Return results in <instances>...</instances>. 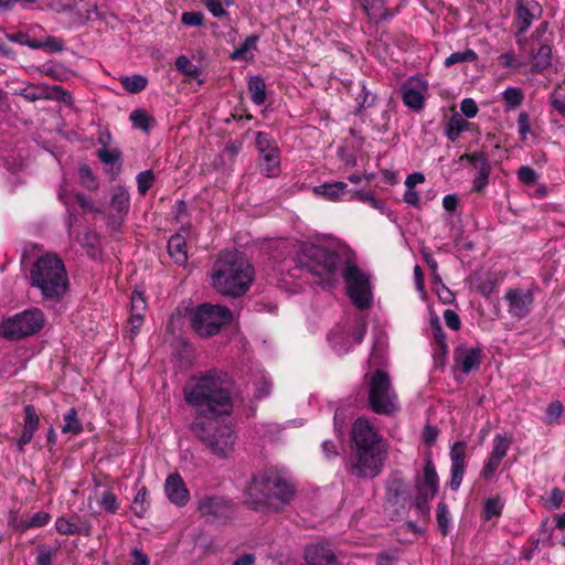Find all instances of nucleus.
Returning <instances> with one entry per match:
<instances>
[{
  "label": "nucleus",
  "mask_w": 565,
  "mask_h": 565,
  "mask_svg": "<svg viewBox=\"0 0 565 565\" xmlns=\"http://www.w3.org/2000/svg\"><path fill=\"white\" fill-rule=\"evenodd\" d=\"M299 266L320 278L319 284L333 286L343 277L347 292L353 305L367 309L372 303V289L369 276L353 262L343 259L337 252L316 244H306L299 254Z\"/></svg>",
  "instance_id": "nucleus-1"
},
{
  "label": "nucleus",
  "mask_w": 565,
  "mask_h": 565,
  "mask_svg": "<svg viewBox=\"0 0 565 565\" xmlns=\"http://www.w3.org/2000/svg\"><path fill=\"white\" fill-rule=\"evenodd\" d=\"M352 463L349 471L358 478H374L380 475L387 456V443L365 417L352 424Z\"/></svg>",
  "instance_id": "nucleus-2"
},
{
  "label": "nucleus",
  "mask_w": 565,
  "mask_h": 565,
  "mask_svg": "<svg viewBox=\"0 0 565 565\" xmlns=\"http://www.w3.org/2000/svg\"><path fill=\"white\" fill-rule=\"evenodd\" d=\"M184 399L204 417H217L232 409L231 381L217 370H210L183 388Z\"/></svg>",
  "instance_id": "nucleus-3"
},
{
  "label": "nucleus",
  "mask_w": 565,
  "mask_h": 565,
  "mask_svg": "<svg viewBox=\"0 0 565 565\" xmlns=\"http://www.w3.org/2000/svg\"><path fill=\"white\" fill-rule=\"evenodd\" d=\"M212 286L221 295H244L254 278L252 264L239 252H222L212 269Z\"/></svg>",
  "instance_id": "nucleus-4"
},
{
  "label": "nucleus",
  "mask_w": 565,
  "mask_h": 565,
  "mask_svg": "<svg viewBox=\"0 0 565 565\" xmlns=\"http://www.w3.org/2000/svg\"><path fill=\"white\" fill-rule=\"evenodd\" d=\"M295 487L275 471L255 476L247 488L248 501L254 510L278 511L289 504Z\"/></svg>",
  "instance_id": "nucleus-5"
},
{
  "label": "nucleus",
  "mask_w": 565,
  "mask_h": 565,
  "mask_svg": "<svg viewBox=\"0 0 565 565\" xmlns=\"http://www.w3.org/2000/svg\"><path fill=\"white\" fill-rule=\"evenodd\" d=\"M31 286L46 300L58 301L68 290V275L61 257L47 253L40 256L30 270Z\"/></svg>",
  "instance_id": "nucleus-6"
},
{
  "label": "nucleus",
  "mask_w": 565,
  "mask_h": 565,
  "mask_svg": "<svg viewBox=\"0 0 565 565\" xmlns=\"http://www.w3.org/2000/svg\"><path fill=\"white\" fill-rule=\"evenodd\" d=\"M190 429L218 458L228 457L234 449L235 435L227 425L195 420Z\"/></svg>",
  "instance_id": "nucleus-7"
},
{
  "label": "nucleus",
  "mask_w": 565,
  "mask_h": 565,
  "mask_svg": "<svg viewBox=\"0 0 565 565\" xmlns=\"http://www.w3.org/2000/svg\"><path fill=\"white\" fill-rule=\"evenodd\" d=\"M367 399L370 408L380 415H393L399 409L391 379L382 370L374 371L367 379Z\"/></svg>",
  "instance_id": "nucleus-8"
},
{
  "label": "nucleus",
  "mask_w": 565,
  "mask_h": 565,
  "mask_svg": "<svg viewBox=\"0 0 565 565\" xmlns=\"http://www.w3.org/2000/svg\"><path fill=\"white\" fill-rule=\"evenodd\" d=\"M191 326L203 338L216 334L224 324L232 320V312L227 307L203 303L190 315Z\"/></svg>",
  "instance_id": "nucleus-9"
},
{
  "label": "nucleus",
  "mask_w": 565,
  "mask_h": 565,
  "mask_svg": "<svg viewBox=\"0 0 565 565\" xmlns=\"http://www.w3.org/2000/svg\"><path fill=\"white\" fill-rule=\"evenodd\" d=\"M44 324V315L38 308L26 309L15 316L6 319L0 324V335L8 340H19L21 338L36 333Z\"/></svg>",
  "instance_id": "nucleus-10"
},
{
  "label": "nucleus",
  "mask_w": 565,
  "mask_h": 565,
  "mask_svg": "<svg viewBox=\"0 0 565 565\" xmlns=\"http://www.w3.org/2000/svg\"><path fill=\"white\" fill-rule=\"evenodd\" d=\"M256 147L260 171L268 178H275L280 173L279 148L276 141L266 132H256Z\"/></svg>",
  "instance_id": "nucleus-11"
},
{
  "label": "nucleus",
  "mask_w": 565,
  "mask_h": 565,
  "mask_svg": "<svg viewBox=\"0 0 565 565\" xmlns=\"http://www.w3.org/2000/svg\"><path fill=\"white\" fill-rule=\"evenodd\" d=\"M200 514L210 521L226 520L232 516L233 503L221 497H204L198 503Z\"/></svg>",
  "instance_id": "nucleus-12"
},
{
  "label": "nucleus",
  "mask_w": 565,
  "mask_h": 565,
  "mask_svg": "<svg viewBox=\"0 0 565 565\" xmlns=\"http://www.w3.org/2000/svg\"><path fill=\"white\" fill-rule=\"evenodd\" d=\"M504 300L508 302L509 313L518 319H523L531 312L534 301L531 290L518 288L509 289L504 295Z\"/></svg>",
  "instance_id": "nucleus-13"
},
{
  "label": "nucleus",
  "mask_w": 565,
  "mask_h": 565,
  "mask_svg": "<svg viewBox=\"0 0 565 565\" xmlns=\"http://www.w3.org/2000/svg\"><path fill=\"white\" fill-rule=\"evenodd\" d=\"M439 479L430 457L425 458L424 475L422 481L417 482L419 492L418 501L424 503L431 500L438 491Z\"/></svg>",
  "instance_id": "nucleus-14"
},
{
  "label": "nucleus",
  "mask_w": 565,
  "mask_h": 565,
  "mask_svg": "<svg viewBox=\"0 0 565 565\" xmlns=\"http://www.w3.org/2000/svg\"><path fill=\"white\" fill-rule=\"evenodd\" d=\"M466 448L465 441H457L450 449L451 478L449 486L454 491H457L462 482L466 469Z\"/></svg>",
  "instance_id": "nucleus-15"
},
{
  "label": "nucleus",
  "mask_w": 565,
  "mask_h": 565,
  "mask_svg": "<svg viewBox=\"0 0 565 565\" xmlns=\"http://www.w3.org/2000/svg\"><path fill=\"white\" fill-rule=\"evenodd\" d=\"M454 360L456 366L467 375L472 370H477L479 367L481 363V350L479 348L459 345L454 351Z\"/></svg>",
  "instance_id": "nucleus-16"
},
{
  "label": "nucleus",
  "mask_w": 565,
  "mask_h": 565,
  "mask_svg": "<svg viewBox=\"0 0 565 565\" xmlns=\"http://www.w3.org/2000/svg\"><path fill=\"white\" fill-rule=\"evenodd\" d=\"M164 492L169 501L178 507H184L190 500V492L179 473L168 476Z\"/></svg>",
  "instance_id": "nucleus-17"
},
{
  "label": "nucleus",
  "mask_w": 565,
  "mask_h": 565,
  "mask_svg": "<svg viewBox=\"0 0 565 565\" xmlns=\"http://www.w3.org/2000/svg\"><path fill=\"white\" fill-rule=\"evenodd\" d=\"M306 565H335L337 557L329 544L313 543L305 551Z\"/></svg>",
  "instance_id": "nucleus-18"
},
{
  "label": "nucleus",
  "mask_w": 565,
  "mask_h": 565,
  "mask_svg": "<svg viewBox=\"0 0 565 565\" xmlns=\"http://www.w3.org/2000/svg\"><path fill=\"white\" fill-rule=\"evenodd\" d=\"M130 207V195L129 192L122 188L118 186L115 189L111 201H110V209L113 212H115L117 215L113 214L110 216L111 222L114 226H120L124 216L128 213Z\"/></svg>",
  "instance_id": "nucleus-19"
},
{
  "label": "nucleus",
  "mask_w": 565,
  "mask_h": 565,
  "mask_svg": "<svg viewBox=\"0 0 565 565\" xmlns=\"http://www.w3.org/2000/svg\"><path fill=\"white\" fill-rule=\"evenodd\" d=\"M533 62L532 71L541 73L552 64V47L547 42H533L530 53Z\"/></svg>",
  "instance_id": "nucleus-20"
},
{
  "label": "nucleus",
  "mask_w": 565,
  "mask_h": 565,
  "mask_svg": "<svg viewBox=\"0 0 565 565\" xmlns=\"http://www.w3.org/2000/svg\"><path fill=\"white\" fill-rule=\"evenodd\" d=\"M55 529L61 535H90L89 523L73 522L72 520H68L64 516L57 518L55 521Z\"/></svg>",
  "instance_id": "nucleus-21"
},
{
  "label": "nucleus",
  "mask_w": 565,
  "mask_h": 565,
  "mask_svg": "<svg viewBox=\"0 0 565 565\" xmlns=\"http://www.w3.org/2000/svg\"><path fill=\"white\" fill-rule=\"evenodd\" d=\"M168 253L178 265H185L188 250L185 238L181 234H174L168 241Z\"/></svg>",
  "instance_id": "nucleus-22"
},
{
  "label": "nucleus",
  "mask_w": 565,
  "mask_h": 565,
  "mask_svg": "<svg viewBox=\"0 0 565 565\" xmlns=\"http://www.w3.org/2000/svg\"><path fill=\"white\" fill-rule=\"evenodd\" d=\"M347 183L337 181L333 183H323L315 186L313 192L329 201H340L347 193Z\"/></svg>",
  "instance_id": "nucleus-23"
},
{
  "label": "nucleus",
  "mask_w": 565,
  "mask_h": 565,
  "mask_svg": "<svg viewBox=\"0 0 565 565\" xmlns=\"http://www.w3.org/2000/svg\"><path fill=\"white\" fill-rule=\"evenodd\" d=\"M535 9H537V4L535 2H531L529 4H524L522 1L518 2L516 24L519 33H524L530 28L534 19L533 11Z\"/></svg>",
  "instance_id": "nucleus-24"
},
{
  "label": "nucleus",
  "mask_w": 565,
  "mask_h": 565,
  "mask_svg": "<svg viewBox=\"0 0 565 565\" xmlns=\"http://www.w3.org/2000/svg\"><path fill=\"white\" fill-rule=\"evenodd\" d=\"M258 35H250L245 39L244 43L235 49L230 57L233 61H249L253 55L248 56L249 53L257 50Z\"/></svg>",
  "instance_id": "nucleus-25"
},
{
  "label": "nucleus",
  "mask_w": 565,
  "mask_h": 565,
  "mask_svg": "<svg viewBox=\"0 0 565 565\" xmlns=\"http://www.w3.org/2000/svg\"><path fill=\"white\" fill-rule=\"evenodd\" d=\"M250 99L256 105H263L266 100V85L260 76H252L248 81Z\"/></svg>",
  "instance_id": "nucleus-26"
},
{
  "label": "nucleus",
  "mask_w": 565,
  "mask_h": 565,
  "mask_svg": "<svg viewBox=\"0 0 565 565\" xmlns=\"http://www.w3.org/2000/svg\"><path fill=\"white\" fill-rule=\"evenodd\" d=\"M501 98L504 102L505 111H510L522 104L524 94L521 88L511 86L501 93Z\"/></svg>",
  "instance_id": "nucleus-27"
},
{
  "label": "nucleus",
  "mask_w": 565,
  "mask_h": 565,
  "mask_svg": "<svg viewBox=\"0 0 565 565\" xmlns=\"http://www.w3.org/2000/svg\"><path fill=\"white\" fill-rule=\"evenodd\" d=\"M430 329L437 345V354L445 359L447 355L448 347L446 342V334L437 316L430 319Z\"/></svg>",
  "instance_id": "nucleus-28"
},
{
  "label": "nucleus",
  "mask_w": 565,
  "mask_h": 565,
  "mask_svg": "<svg viewBox=\"0 0 565 565\" xmlns=\"http://www.w3.org/2000/svg\"><path fill=\"white\" fill-rule=\"evenodd\" d=\"M364 10L369 18L375 22L385 20L388 17L383 0H362Z\"/></svg>",
  "instance_id": "nucleus-29"
},
{
  "label": "nucleus",
  "mask_w": 565,
  "mask_h": 565,
  "mask_svg": "<svg viewBox=\"0 0 565 565\" xmlns=\"http://www.w3.org/2000/svg\"><path fill=\"white\" fill-rule=\"evenodd\" d=\"M119 81L121 86L130 94H137L143 90L148 85L147 77L139 74L122 76Z\"/></svg>",
  "instance_id": "nucleus-30"
},
{
  "label": "nucleus",
  "mask_w": 565,
  "mask_h": 565,
  "mask_svg": "<svg viewBox=\"0 0 565 565\" xmlns=\"http://www.w3.org/2000/svg\"><path fill=\"white\" fill-rule=\"evenodd\" d=\"M469 122L459 115H454L446 127V136L449 140L455 141L461 132L468 129Z\"/></svg>",
  "instance_id": "nucleus-31"
},
{
  "label": "nucleus",
  "mask_w": 565,
  "mask_h": 565,
  "mask_svg": "<svg viewBox=\"0 0 565 565\" xmlns=\"http://www.w3.org/2000/svg\"><path fill=\"white\" fill-rule=\"evenodd\" d=\"M175 68L190 79H198L201 75V70L184 55L175 60Z\"/></svg>",
  "instance_id": "nucleus-32"
},
{
  "label": "nucleus",
  "mask_w": 565,
  "mask_h": 565,
  "mask_svg": "<svg viewBox=\"0 0 565 565\" xmlns=\"http://www.w3.org/2000/svg\"><path fill=\"white\" fill-rule=\"evenodd\" d=\"M504 502L500 497L489 498L484 501L483 519L489 521L492 518H498L502 513Z\"/></svg>",
  "instance_id": "nucleus-33"
},
{
  "label": "nucleus",
  "mask_w": 565,
  "mask_h": 565,
  "mask_svg": "<svg viewBox=\"0 0 565 565\" xmlns=\"http://www.w3.org/2000/svg\"><path fill=\"white\" fill-rule=\"evenodd\" d=\"M83 430V426L77 417V412L75 408H71L64 415V425L62 427V431L64 434H74L78 435Z\"/></svg>",
  "instance_id": "nucleus-34"
},
{
  "label": "nucleus",
  "mask_w": 565,
  "mask_h": 565,
  "mask_svg": "<svg viewBox=\"0 0 565 565\" xmlns=\"http://www.w3.org/2000/svg\"><path fill=\"white\" fill-rule=\"evenodd\" d=\"M129 118L135 127L143 131H149L154 125V119L141 109L132 110Z\"/></svg>",
  "instance_id": "nucleus-35"
},
{
  "label": "nucleus",
  "mask_w": 565,
  "mask_h": 565,
  "mask_svg": "<svg viewBox=\"0 0 565 565\" xmlns=\"http://www.w3.org/2000/svg\"><path fill=\"white\" fill-rule=\"evenodd\" d=\"M478 60L477 53L471 49H466L462 52H454L445 60V66L450 67L455 64L475 62Z\"/></svg>",
  "instance_id": "nucleus-36"
},
{
  "label": "nucleus",
  "mask_w": 565,
  "mask_h": 565,
  "mask_svg": "<svg viewBox=\"0 0 565 565\" xmlns=\"http://www.w3.org/2000/svg\"><path fill=\"white\" fill-rule=\"evenodd\" d=\"M436 519L441 534L446 536L450 527V513L446 503L439 502L437 504Z\"/></svg>",
  "instance_id": "nucleus-37"
},
{
  "label": "nucleus",
  "mask_w": 565,
  "mask_h": 565,
  "mask_svg": "<svg viewBox=\"0 0 565 565\" xmlns=\"http://www.w3.org/2000/svg\"><path fill=\"white\" fill-rule=\"evenodd\" d=\"M403 102L406 106L419 110L424 106V97L415 88H405L403 92Z\"/></svg>",
  "instance_id": "nucleus-38"
},
{
  "label": "nucleus",
  "mask_w": 565,
  "mask_h": 565,
  "mask_svg": "<svg viewBox=\"0 0 565 565\" xmlns=\"http://www.w3.org/2000/svg\"><path fill=\"white\" fill-rule=\"evenodd\" d=\"M461 159H467L478 173L491 171L490 162L483 152L467 153Z\"/></svg>",
  "instance_id": "nucleus-39"
},
{
  "label": "nucleus",
  "mask_w": 565,
  "mask_h": 565,
  "mask_svg": "<svg viewBox=\"0 0 565 565\" xmlns=\"http://www.w3.org/2000/svg\"><path fill=\"white\" fill-rule=\"evenodd\" d=\"M148 509V492L145 487L138 490L137 494L135 495L134 503H132V510L136 515L143 516L146 511Z\"/></svg>",
  "instance_id": "nucleus-40"
},
{
  "label": "nucleus",
  "mask_w": 565,
  "mask_h": 565,
  "mask_svg": "<svg viewBox=\"0 0 565 565\" xmlns=\"http://www.w3.org/2000/svg\"><path fill=\"white\" fill-rule=\"evenodd\" d=\"M511 439L503 435H495L493 438V449L491 455L503 459L507 456V452L510 448Z\"/></svg>",
  "instance_id": "nucleus-41"
},
{
  "label": "nucleus",
  "mask_w": 565,
  "mask_h": 565,
  "mask_svg": "<svg viewBox=\"0 0 565 565\" xmlns=\"http://www.w3.org/2000/svg\"><path fill=\"white\" fill-rule=\"evenodd\" d=\"M138 192L145 195L152 186L154 181V174L151 170L140 172L137 178Z\"/></svg>",
  "instance_id": "nucleus-42"
},
{
  "label": "nucleus",
  "mask_w": 565,
  "mask_h": 565,
  "mask_svg": "<svg viewBox=\"0 0 565 565\" xmlns=\"http://www.w3.org/2000/svg\"><path fill=\"white\" fill-rule=\"evenodd\" d=\"M78 175L82 185L86 189L96 190L98 188V183L89 167L82 166L78 170Z\"/></svg>",
  "instance_id": "nucleus-43"
},
{
  "label": "nucleus",
  "mask_w": 565,
  "mask_h": 565,
  "mask_svg": "<svg viewBox=\"0 0 565 565\" xmlns=\"http://www.w3.org/2000/svg\"><path fill=\"white\" fill-rule=\"evenodd\" d=\"M97 156L104 164H114L120 160L121 152L117 148H100L97 151Z\"/></svg>",
  "instance_id": "nucleus-44"
},
{
  "label": "nucleus",
  "mask_w": 565,
  "mask_h": 565,
  "mask_svg": "<svg viewBox=\"0 0 565 565\" xmlns=\"http://www.w3.org/2000/svg\"><path fill=\"white\" fill-rule=\"evenodd\" d=\"M24 414H25V417H24V428L25 429H29V430H32V431H35L38 429V426H39V415L34 408L33 405H26L24 407Z\"/></svg>",
  "instance_id": "nucleus-45"
},
{
  "label": "nucleus",
  "mask_w": 565,
  "mask_h": 565,
  "mask_svg": "<svg viewBox=\"0 0 565 565\" xmlns=\"http://www.w3.org/2000/svg\"><path fill=\"white\" fill-rule=\"evenodd\" d=\"M51 516L49 513L44 511L36 512L33 514L23 525V530L30 529V527H41L49 523Z\"/></svg>",
  "instance_id": "nucleus-46"
},
{
  "label": "nucleus",
  "mask_w": 565,
  "mask_h": 565,
  "mask_svg": "<svg viewBox=\"0 0 565 565\" xmlns=\"http://www.w3.org/2000/svg\"><path fill=\"white\" fill-rule=\"evenodd\" d=\"M56 550L50 546L41 545L36 556V565H52Z\"/></svg>",
  "instance_id": "nucleus-47"
},
{
  "label": "nucleus",
  "mask_w": 565,
  "mask_h": 565,
  "mask_svg": "<svg viewBox=\"0 0 565 565\" xmlns=\"http://www.w3.org/2000/svg\"><path fill=\"white\" fill-rule=\"evenodd\" d=\"M518 179L525 185H532L537 181L539 174L531 167L522 166L518 170Z\"/></svg>",
  "instance_id": "nucleus-48"
},
{
  "label": "nucleus",
  "mask_w": 565,
  "mask_h": 565,
  "mask_svg": "<svg viewBox=\"0 0 565 565\" xmlns=\"http://www.w3.org/2000/svg\"><path fill=\"white\" fill-rule=\"evenodd\" d=\"M100 505L109 513H116L118 510L117 497L109 490L104 491L100 498Z\"/></svg>",
  "instance_id": "nucleus-49"
},
{
  "label": "nucleus",
  "mask_w": 565,
  "mask_h": 565,
  "mask_svg": "<svg viewBox=\"0 0 565 565\" xmlns=\"http://www.w3.org/2000/svg\"><path fill=\"white\" fill-rule=\"evenodd\" d=\"M501 461H502V459L490 455L488 461L486 462V465H484V467L482 469V477L486 480L492 479V477L494 476V473H495L498 467L500 466Z\"/></svg>",
  "instance_id": "nucleus-50"
},
{
  "label": "nucleus",
  "mask_w": 565,
  "mask_h": 565,
  "mask_svg": "<svg viewBox=\"0 0 565 565\" xmlns=\"http://www.w3.org/2000/svg\"><path fill=\"white\" fill-rule=\"evenodd\" d=\"M354 198L356 200H360L362 202H365L367 203L370 206H372L373 209L375 210H379L381 212L384 211V203L377 199H375L373 195H371L370 193H366V192H355L354 193Z\"/></svg>",
  "instance_id": "nucleus-51"
},
{
  "label": "nucleus",
  "mask_w": 565,
  "mask_h": 565,
  "mask_svg": "<svg viewBox=\"0 0 565 565\" xmlns=\"http://www.w3.org/2000/svg\"><path fill=\"white\" fill-rule=\"evenodd\" d=\"M203 14L196 11L183 12L181 17L182 23L190 26H200L203 24Z\"/></svg>",
  "instance_id": "nucleus-52"
},
{
  "label": "nucleus",
  "mask_w": 565,
  "mask_h": 565,
  "mask_svg": "<svg viewBox=\"0 0 565 565\" xmlns=\"http://www.w3.org/2000/svg\"><path fill=\"white\" fill-rule=\"evenodd\" d=\"M518 131L522 140H525L529 132L531 131L530 117L525 111H522L518 116Z\"/></svg>",
  "instance_id": "nucleus-53"
},
{
  "label": "nucleus",
  "mask_w": 565,
  "mask_h": 565,
  "mask_svg": "<svg viewBox=\"0 0 565 565\" xmlns=\"http://www.w3.org/2000/svg\"><path fill=\"white\" fill-rule=\"evenodd\" d=\"M201 2L215 18H221L227 14L220 0H201Z\"/></svg>",
  "instance_id": "nucleus-54"
},
{
  "label": "nucleus",
  "mask_w": 565,
  "mask_h": 565,
  "mask_svg": "<svg viewBox=\"0 0 565 565\" xmlns=\"http://www.w3.org/2000/svg\"><path fill=\"white\" fill-rule=\"evenodd\" d=\"M146 309V300L141 292L134 291L131 295V312L143 315Z\"/></svg>",
  "instance_id": "nucleus-55"
},
{
  "label": "nucleus",
  "mask_w": 565,
  "mask_h": 565,
  "mask_svg": "<svg viewBox=\"0 0 565 565\" xmlns=\"http://www.w3.org/2000/svg\"><path fill=\"white\" fill-rule=\"evenodd\" d=\"M460 110L468 118H473L478 113V106L472 98H465L460 104Z\"/></svg>",
  "instance_id": "nucleus-56"
},
{
  "label": "nucleus",
  "mask_w": 565,
  "mask_h": 565,
  "mask_svg": "<svg viewBox=\"0 0 565 565\" xmlns=\"http://www.w3.org/2000/svg\"><path fill=\"white\" fill-rule=\"evenodd\" d=\"M499 64L502 66V67H508V68H518L520 67V63L518 62L515 55L513 52H507V53H502L499 57Z\"/></svg>",
  "instance_id": "nucleus-57"
},
{
  "label": "nucleus",
  "mask_w": 565,
  "mask_h": 565,
  "mask_svg": "<svg viewBox=\"0 0 565 565\" xmlns=\"http://www.w3.org/2000/svg\"><path fill=\"white\" fill-rule=\"evenodd\" d=\"M563 412V405L561 402H552L546 409V417L550 423L556 422Z\"/></svg>",
  "instance_id": "nucleus-58"
},
{
  "label": "nucleus",
  "mask_w": 565,
  "mask_h": 565,
  "mask_svg": "<svg viewBox=\"0 0 565 565\" xmlns=\"http://www.w3.org/2000/svg\"><path fill=\"white\" fill-rule=\"evenodd\" d=\"M444 319H445L447 327L452 330H458L461 326L459 316L457 315V312H455L451 309L445 310Z\"/></svg>",
  "instance_id": "nucleus-59"
},
{
  "label": "nucleus",
  "mask_w": 565,
  "mask_h": 565,
  "mask_svg": "<svg viewBox=\"0 0 565 565\" xmlns=\"http://www.w3.org/2000/svg\"><path fill=\"white\" fill-rule=\"evenodd\" d=\"M490 171L479 172L473 179L472 188L476 192H481L489 182Z\"/></svg>",
  "instance_id": "nucleus-60"
},
{
  "label": "nucleus",
  "mask_w": 565,
  "mask_h": 565,
  "mask_svg": "<svg viewBox=\"0 0 565 565\" xmlns=\"http://www.w3.org/2000/svg\"><path fill=\"white\" fill-rule=\"evenodd\" d=\"M552 107L565 118V95L553 94L551 97Z\"/></svg>",
  "instance_id": "nucleus-61"
},
{
  "label": "nucleus",
  "mask_w": 565,
  "mask_h": 565,
  "mask_svg": "<svg viewBox=\"0 0 565 565\" xmlns=\"http://www.w3.org/2000/svg\"><path fill=\"white\" fill-rule=\"evenodd\" d=\"M404 492V487L401 481L394 480L387 487V495L390 500H397L398 497Z\"/></svg>",
  "instance_id": "nucleus-62"
},
{
  "label": "nucleus",
  "mask_w": 565,
  "mask_h": 565,
  "mask_svg": "<svg viewBox=\"0 0 565 565\" xmlns=\"http://www.w3.org/2000/svg\"><path fill=\"white\" fill-rule=\"evenodd\" d=\"M255 385L257 386L255 392V396L257 398L266 397L271 388L270 382L265 376H263L260 382L256 383Z\"/></svg>",
  "instance_id": "nucleus-63"
},
{
  "label": "nucleus",
  "mask_w": 565,
  "mask_h": 565,
  "mask_svg": "<svg viewBox=\"0 0 565 565\" xmlns=\"http://www.w3.org/2000/svg\"><path fill=\"white\" fill-rule=\"evenodd\" d=\"M132 565H149L148 556L139 548H134L131 552Z\"/></svg>",
  "instance_id": "nucleus-64"
}]
</instances>
